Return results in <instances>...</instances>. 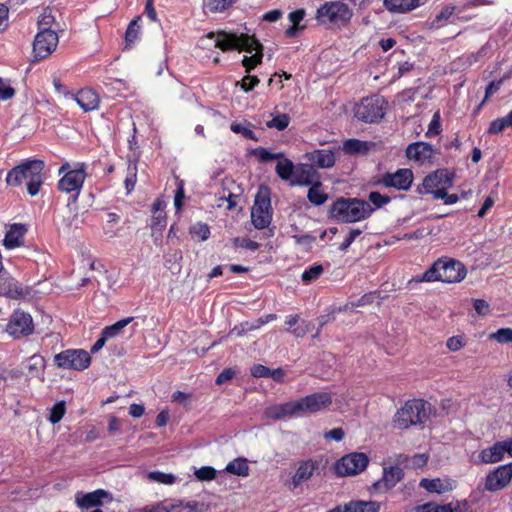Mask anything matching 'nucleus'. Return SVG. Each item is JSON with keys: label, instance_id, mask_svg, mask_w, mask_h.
I'll list each match as a JSON object with an SVG mask.
<instances>
[{"label": "nucleus", "instance_id": "obj_48", "mask_svg": "<svg viewBox=\"0 0 512 512\" xmlns=\"http://www.w3.org/2000/svg\"><path fill=\"white\" fill-rule=\"evenodd\" d=\"M290 118L286 114H279L266 123L269 128H276L279 131L288 127Z\"/></svg>", "mask_w": 512, "mask_h": 512}, {"label": "nucleus", "instance_id": "obj_49", "mask_svg": "<svg viewBox=\"0 0 512 512\" xmlns=\"http://www.w3.org/2000/svg\"><path fill=\"white\" fill-rule=\"evenodd\" d=\"M185 200V190L184 183L182 181L178 182L177 188L174 194V208L176 214L180 213L183 208V203Z\"/></svg>", "mask_w": 512, "mask_h": 512}, {"label": "nucleus", "instance_id": "obj_33", "mask_svg": "<svg viewBox=\"0 0 512 512\" xmlns=\"http://www.w3.org/2000/svg\"><path fill=\"white\" fill-rule=\"evenodd\" d=\"M165 512H202L200 505L195 501L163 502Z\"/></svg>", "mask_w": 512, "mask_h": 512}, {"label": "nucleus", "instance_id": "obj_61", "mask_svg": "<svg viewBox=\"0 0 512 512\" xmlns=\"http://www.w3.org/2000/svg\"><path fill=\"white\" fill-rule=\"evenodd\" d=\"M361 233L362 231L360 229L349 230L345 235L344 241L340 244L339 249L343 251L346 250Z\"/></svg>", "mask_w": 512, "mask_h": 512}, {"label": "nucleus", "instance_id": "obj_58", "mask_svg": "<svg viewBox=\"0 0 512 512\" xmlns=\"http://www.w3.org/2000/svg\"><path fill=\"white\" fill-rule=\"evenodd\" d=\"M233 244L236 248H243L250 251H255L259 247V244L257 242L252 241L248 238H234Z\"/></svg>", "mask_w": 512, "mask_h": 512}, {"label": "nucleus", "instance_id": "obj_54", "mask_svg": "<svg viewBox=\"0 0 512 512\" xmlns=\"http://www.w3.org/2000/svg\"><path fill=\"white\" fill-rule=\"evenodd\" d=\"M506 128H511L508 125L506 117L498 118V119L493 120L490 123L489 128H488V133L496 135V134L501 133Z\"/></svg>", "mask_w": 512, "mask_h": 512}, {"label": "nucleus", "instance_id": "obj_31", "mask_svg": "<svg viewBox=\"0 0 512 512\" xmlns=\"http://www.w3.org/2000/svg\"><path fill=\"white\" fill-rule=\"evenodd\" d=\"M313 169L307 164L297 165L292 177L291 185L307 186L312 183Z\"/></svg>", "mask_w": 512, "mask_h": 512}, {"label": "nucleus", "instance_id": "obj_7", "mask_svg": "<svg viewBox=\"0 0 512 512\" xmlns=\"http://www.w3.org/2000/svg\"><path fill=\"white\" fill-rule=\"evenodd\" d=\"M87 166L83 162H77L71 165L65 162L59 168V175H62L58 182V188L62 192L71 193L76 199L83 187L87 176Z\"/></svg>", "mask_w": 512, "mask_h": 512}, {"label": "nucleus", "instance_id": "obj_23", "mask_svg": "<svg viewBox=\"0 0 512 512\" xmlns=\"http://www.w3.org/2000/svg\"><path fill=\"white\" fill-rule=\"evenodd\" d=\"M403 475V470L398 466L384 468L382 478L373 484V488L386 492L395 487L401 481Z\"/></svg>", "mask_w": 512, "mask_h": 512}, {"label": "nucleus", "instance_id": "obj_3", "mask_svg": "<svg viewBox=\"0 0 512 512\" xmlns=\"http://www.w3.org/2000/svg\"><path fill=\"white\" fill-rule=\"evenodd\" d=\"M44 166L45 164L41 160H25L7 173L6 183L17 187L26 181L28 194L35 196L43 184Z\"/></svg>", "mask_w": 512, "mask_h": 512}, {"label": "nucleus", "instance_id": "obj_34", "mask_svg": "<svg viewBox=\"0 0 512 512\" xmlns=\"http://www.w3.org/2000/svg\"><path fill=\"white\" fill-rule=\"evenodd\" d=\"M342 149L351 155L366 154L370 149V143L358 139H348L343 143Z\"/></svg>", "mask_w": 512, "mask_h": 512}, {"label": "nucleus", "instance_id": "obj_22", "mask_svg": "<svg viewBox=\"0 0 512 512\" xmlns=\"http://www.w3.org/2000/svg\"><path fill=\"white\" fill-rule=\"evenodd\" d=\"M435 150L433 146L426 142H415L406 148V156L409 160H413L419 164L430 162L433 159Z\"/></svg>", "mask_w": 512, "mask_h": 512}, {"label": "nucleus", "instance_id": "obj_63", "mask_svg": "<svg viewBox=\"0 0 512 512\" xmlns=\"http://www.w3.org/2000/svg\"><path fill=\"white\" fill-rule=\"evenodd\" d=\"M448 512H471L470 506L467 501H459L456 503L446 504Z\"/></svg>", "mask_w": 512, "mask_h": 512}, {"label": "nucleus", "instance_id": "obj_46", "mask_svg": "<svg viewBox=\"0 0 512 512\" xmlns=\"http://www.w3.org/2000/svg\"><path fill=\"white\" fill-rule=\"evenodd\" d=\"M195 477L199 481H212L217 476V471L211 466H203L194 471Z\"/></svg>", "mask_w": 512, "mask_h": 512}, {"label": "nucleus", "instance_id": "obj_19", "mask_svg": "<svg viewBox=\"0 0 512 512\" xmlns=\"http://www.w3.org/2000/svg\"><path fill=\"white\" fill-rule=\"evenodd\" d=\"M512 481V475L506 464L491 470L485 477L484 489L488 492H497L505 489Z\"/></svg>", "mask_w": 512, "mask_h": 512}, {"label": "nucleus", "instance_id": "obj_2", "mask_svg": "<svg viewBox=\"0 0 512 512\" xmlns=\"http://www.w3.org/2000/svg\"><path fill=\"white\" fill-rule=\"evenodd\" d=\"M466 275L467 270L461 262L450 258H440L424 273L412 277L407 282V288L413 290L417 284L422 282L459 283L465 279Z\"/></svg>", "mask_w": 512, "mask_h": 512}, {"label": "nucleus", "instance_id": "obj_1", "mask_svg": "<svg viewBox=\"0 0 512 512\" xmlns=\"http://www.w3.org/2000/svg\"><path fill=\"white\" fill-rule=\"evenodd\" d=\"M206 37L208 39H214V46L222 51L235 49L245 51L250 54V56H244L242 60V65L245 67L247 73H250L262 62V45L253 36L244 33L237 34L221 30L217 32H210Z\"/></svg>", "mask_w": 512, "mask_h": 512}, {"label": "nucleus", "instance_id": "obj_50", "mask_svg": "<svg viewBox=\"0 0 512 512\" xmlns=\"http://www.w3.org/2000/svg\"><path fill=\"white\" fill-rule=\"evenodd\" d=\"M140 18H136L130 22L125 33V40L127 43H133L137 40L140 33V25L138 24Z\"/></svg>", "mask_w": 512, "mask_h": 512}, {"label": "nucleus", "instance_id": "obj_35", "mask_svg": "<svg viewBox=\"0 0 512 512\" xmlns=\"http://www.w3.org/2000/svg\"><path fill=\"white\" fill-rule=\"evenodd\" d=\"M295 168L296 166L293 164L291 160L282 157L281 159H279L275 170L277 175L282 180H289L291 182Z\"/></svg>", "mask_w": 512, "mask_h": 512}, {"label": "nucleus", "instance_id": "obj_60", "mask_svg": "<svg viewBox=\"0 0 512 512\" xmlns=\"http://www.w3.org/2000/svg\"><path fill=\"white\" fill-rule=\"evenodd\" d=\"M230 128L234 133L242 134L248 139H254V132L242 123L234 122L231 124Z\"/></svg>", "mask_w": 512, "mask_h": 512}, {"label": "nucleus", "instance_id": "obj_37", "mask_svg": "<svg viewBox=\"0 0 512 512\" xmlns=\"http://www.w3.org/2000/svg\"><path fill=\"white\" fill-rule=\"evenodd\" d=\"M219 204L218 207H224L227 210H235L240 202H241V196L240 194L229 192L226 194L225 191H223V195L219 198Z\"/></svg>", "mask_w": 512, "mask_h": 512}, {"label": "nucleus", "instance_id": "obj_59", "mask_svg": "<svg viewBox=\"0 0 512 512\" xmlns=\"http://www.w3.org/2000/svg\"><path fill=\"white\" fill-rule=\"evenodd\" d=\"M165 207H166V203L162 197L157 198L152 205L153 216L157 219L158 222H160L164 219V217L162 216V213H163Z\"/></svg>", "mask_w": 512, "mask_h": 512}, {"label": "nucleus", "instance_id": "obj_29", "mask_svg": "<svg viewBox=\"0 0 512 512\" xmlns=\"http://www.w3.org/2000/svg\"><path fill=\"white\" fill-rule=\"evenodd\" d=\"M26 369L28 375L33 378H38L44 381V371L46 368V361L43 356L34 354L26 360Z\"/></svg>", "mask_w": 512, "mask_h": 512}, {"label": "nucleus", "instance_id": "obj_4", "mask_svg": "<svg viewBox=\"0 0 512 512\" xmlns=\"http://www.w3.org/2000/svg\"><path fill=\"white\" fill-rule=\"evenodd\" d=\"M430 404L421 399H412L399 408L392 420L393 429L405 430L423 424L429 417Z\"/></svg>", "mask_w": 512, "mask_h": 512}, {"label": "nucleus", "instance_id": "obj_44", "mask_svg": "<svg viewBox=\"0 0 512 512\" xmlns=\"http://www.w3.org/2000/svg\"><path fill=\"white\" fill-rule=\"evenodd\" d=\"M323 270L324 269L322 265H313L302 273L301 279L304 283L309 284L312 281L318 279L323 273Z\"/></svg>", "mask_w": 512, "mask_h": 512}, {"label": "nucleus", "instance_id": "obj_13", "mask_svg": "<svg viewBox=\"0 0 512 512\" xmlns=\"http://www.w3.org/2000/svg\"><path fill=\"white\" fill-rule=\"evenodd\" d=\"M251 219L252 224H271L272 208L268 188L261 187L258 190L251 210Z\"/></svg>", "mask_w": 512, "mask_h": 512}, {"label": "nucleus", "instance_id": "obj_62", "mask_svg": "<svg viewBox=\"0 0 512 512\" xmlns=\"http://www.w3.org/2000/svg\"><path fill=\"white\" fill-rule=\"evenodd\" d=\"M428 462V455L423 454H415L409 459V465L412 468L420 469L424 467Z\"/></svg>", "mask_w": 512, "mask_h": 512}, {"label": "nucleus", "instance_id": "obj_8", "mask_svg": "<svg viewBox=\"0 0 512 512\" xmlns=\"http://www.w3.org/2000/svg\"><path fill=\"white\" fill-rule=\"evenodd\" d=\"M386 108L387 102L382 96L372 95L355 103L353 113L359 121L376 123L384 117Z\"/></svg>", "mask_w": 512, "mask_h": 512}, {"label": "nucleus", "instance_id": "obj_9", "mask_svg": "<svg viewBox=\"0 0 512 512\" xmlns=\"http://www.w3.org/2000/svg\"><path fill=\"white\" fill-rule=\"evenodd\" d=\"M320 463V460L314 458L297 461L294 472L284 485L292 492L302 489L308 481L319 474Z\"/></svg>", "mask_w": 512, "mask_h": 512}, {"label": "nucleus", "instance_id": "obj_5", "mask_svg": "<svg viewBox=\"0 0 512 512\" xmlns=\"http://www.w3.org/2000/svg\"><path fill=\"white\" fill-rule=\"evenodd\" d=\"M374 209L369 202L359 199L340 198L331 207V217L337 221L355 223L367 219Z\"/></svg>", "mask_w": 512, "mask_h": 512}, {"label": "nucleus", "instance_id": "obj_43", "mask_svg": "<svg viewBox=\"0 0 512 512\" xmlns=\"http://www.w3.org/2000/svg\"><path fill=\"white\" fill-rule=\"evenodd\" d=\"M235 2L236 0H204V6L211 12H221Z\"/></svg>", "mask_w": 512, "mask_h": 512}, {"label": "nucleus", "instance_id": "obj_57", "mask_svg": "<svg viewBox=\"0 0 512 512\" xmlns=\"http://www.w3.org/2000/svg\"><path fill=\"white\" fill-rule=\"evenodd\" d=\"M369 202H371L375 208H381L390 202V198L379 192L372 191L368 196Z\"/></svg>", "mask_w": 512, "mask_h": 512}, {"label": "nucleus", "instance_id": "obj_27", "mask_svg": "<svg viewBox=\"0 0 512 512\" xmlns=\"http://www.w3.org/2000/svg\"><path fill=\"white\" fill-rule=\"evenodd\" d=\"M26 232V226H10L3 239V246L9 250L23 246Z\"/></svg>", "mask_w": 512, "mask_h": 512}, {"label": "nucleus", "instance_id": "obj_10", "mask_svg": "<svg viewBox=\"0 0 512 512\" xmlns=\"http://www.w3.org/2000/svg\"><path fill=\"white\" fill-rule=\"evenodd\" d=\"M54 362L60 369L83 371L89 367L91 357L83 349H67L56 354Z\"/></svg>", "mask_w": 512, "mask_h": 512}, {"label": "nucleus", "instance_id": "obj_26", "mask_svg": "<svg viewBox=\"0 0 512 512\" xmlns=\"http://www.w3.org/2000/svg\"><path fill=\"white\" fill-rule=\"evenodd\" d=\"M73 100L85 111H93L99 107L100 97L91 88L81 89L77 94L72 97Z\"/></svg>", "mask_w": 512, "mask_h": 512}, {"label": "nucleus", "instance_id": "obj_14", "mask_svg": "<svg viewBox=\"0 0 512 512\" xmlns=\"http://www.w3.org/2000/svg\"><path fill=\"white\" fill-rule=\"evenodd\" d=\"M369 459L365 453L354 452L343 456L335 464V472L339 476L356 475L364 471Z\"/></svg>", "mask_w": 512, "mask_h": 512}, {"label": "nucleus", "instance_id": "obj_32", "mask_svg": "<svg viewBox=\"0 0 512 512\" xmlns=\"http://www.w3.org/2000/svg\"><path fill=\"white\" fill-rule=\"evenodd\" d=\"M387 10L393 13H405L418 7L419 0H383Z\"/></svg>", "mask_w": 512, "mask_h": 512}, {"label": "nucleus", "instance_id": "obj_24", "mask_svg": "<svg viewBox=\"0 0 512 512\" xmlns=\"http://www.w3.org/2000/svg\"><path fill=\"white\" fill-rule=\"evenodd\" d=\"M265 415L274 420L283 419L286 417L298 416V404L297 400L289 401L282 404H276L268 407L265 410Z\"/></svg>", "mask_w": 512, "mask_h": 512}, {"label": "nucleus", "instance_id": "obj_42", "mask_svg": "<svg viewBox=\"0 0 512 512\" xmlns=\"http://www.w3.org/2000/svg\"><path fill=\"white\" fill-rule=\"evenodd\" d=\"M499 344H512V328H500L489 336Z\"/></svg>", "mask_w": 512, "mask_h": 512}, {"label": "nucleus", "instance_id": "obj_20", "mask_svg": "<svg viewBox=\"0 0 512 512\" xmlns=\"http://www.w3.org/2000/svg\"><path fill=\"white\" fill-rule=\"evenodd\" d=\"M339 147L316 149L305 154V158L311 163L312 166L325 169L334 166L339 153Z\"/></svg>", "mask_w": 512, "mask_h": 512}, {"label": "nucleus", "instance_id": "obj_40", "mask_svg": "<svg viewBox=\"0 0 512 512\" xmlns=\"http://www.w3.org/2000/svg\"><path fill=\"white\" fill-rule=\"evenodd\" d=\"M353 512H379L380 504L376 501H352Z\"/></svg>", "mask_w": 512, "mask_h": 512}, {"label": "nucleus", "instance_id": "obj_15", "mask_svg": "<svg viewBox=\"0 0 512 512\" xmlns=\"http://www.w3.org/2000/svg\"><path fill=\"white\" fill-rule=\"evenodd\" d=\"M414 175L411 169L401 168L393 173H385L378 180V184L386 188H395L407 191L412 186Z\"/></svg>", "mask_w": 512, "mask_h": 512}, {"label": "nucleus", "instance_id": "obj_36", "mask_svg": "<svg viewBox=\"0 0 512 512\" xmlns=\"http://www.w3.org/2000/svg\"><path fill=\"white\" fill-rule=\"evenodd\" d=\"M133 320H134L133 317H127V318H123V319L117 321L113 325L106 326L102 330V333L104 334V338H107L109 340L114 337H117L118 335H120L122 333L123 329L128 324H130Z\"/></svg>", "mask_w": 512, "mask_h": 512}, {"label": "nucleus", "instance_id": "obj_18", "mask_svg": "<svg viewBox=\"0 0 512 512\" xmlns=\"http://www.w3.org/2000/svg\"><path fill=\"white\" fill-rule=\"evenodd\" d=\"M332 402L331 395L319 392L297 399L299 414L314 413L328 407Z\"/></svg>", "mask_w": 512, "mask_h": 512}, {"label": "nucleus", "instance_id": "obj_64", "mask_svg": "<svg viewBox=\"0 0 512 512\" xmlns=\"http://www.w3.org/2000/svg\"><path fill=\"white\" fill-rule=\"evenodd\" d=\"M417 512H448V508L445 505H436V504H425L417 508Z\"/></svg>", "mask_w": 512, "mask_h": 512}, {"label": "nucleus", "instance_id": "obj_51", "mask_svg": "<svg viewBox=\"0 0 512 512\" xmlns=\"http://www.w3.org/2000/svg\"><path fill=\"white\" fill-rule=\"evenodd\" d=\"M454 12L453 6H445L441 9V11L436 15L433 26L441 27L444 23L452 16Z\"/></svg>", "mask_w": 512, "mask_h": 512}, {"label": "nucleus", "instance_id": "obj_21", "mask_svg": "<svg viewBox=\"0 0 512 512\" xmlns=\"http://www.w3.org/2000/svg\"><path fill=\"white\" fill-rule=\"evenodd\" d=\"M419 486L428 493L445 494L453 491L457 486V481L448 477L423 478L419 482Z\"/></svg>", "mask_w": 512, "mask_h": 512}, {"label": "nucleus", "instance_id": "obj_28", "mask_svg": "<svg viewBox=\"0 0 512 512\" xmlns=\"http://www.w3.org/2000/svg\"><path fill=\"white\" fill-rule=\"evenodd\" d=\"M478 457L483 464H494L502 461L505 453L501 442L497 441L492 446L481 450Z\"/></svg>", "mask_w": 512, "mask_h": 512}, {"label": "nucleus", "instance_id": "obj_45", "mask_svg": "<svg viewBox=\"0 0 512 512\" xmlns=\"http://www.w3.org/2000/svg\"><path fill=\"white\" fill-rule=\"evenodd\" d=\"M253 154L257 157L260 162L267 163L272 160L281 159L283 157L282 153H273L265 148H257L254 150Z\"/></svg>", "mask_w": 512, "mask_h": 512}, {"label": "nucleus", "instance_id": "obj_16", "mask_svg": "<svg viewBox=\"0 0 512 512\" xmlns=\"http://www.w3.org/2000/svg\"><path fill=\"white\" fill-rule=\"evenodd\" d=\"M34 330L33 320L30 314L16 310L11 315L6 331L13 338H21L30 335Z\"/></svg>", "mask_w": 512, "mask_h": 512}, {"label": "nucleus", "instance_id": "obj_12", "mask_svg": "<svg viewBox=\"0 0 512 512\" xmlns=\"http://www.w3.org/2000/svg\"><path fill=\"white\" fill-rule=\"evenodd\" d=\"M59 38L51 28L43 27L35 36L33 42V56L35 60L49 57L57 48Z\"/></svg>", "mask_w": 512, "mask_h": 512}, {"label": "nucleus", "instance_id": "obj_52", "mask_svg": "<svg viewBox=\"0 0 512 512\" xmlns=\"http://www.w3.org/2000/svg\"><path fill=\"white\" fill-rule=\"evenodd\" d=\"M440 132H441V117H440V113L437 111L433 114L432 119L429 123L428 129L426 132V137H432V136L438 135V134H440Z\"/></svg>", "mask_w": 512, "mask_h": 512}, {"label": "nucleus", "instance_id": "obj_6", "mask_svg": "<svg viewBox=\"0 0 512 512\" xmlns=\"http://www.w3.org/2000/svg\"><path fill=\"white\" fill-rule=\"evenodd\" d=\"M352 16L351 7L343 1L325 2L316 12V19L319 23L336 28L346 26Z\"/></svg>", "mask_w": 512, "mask_h": 512}, {"label": "nucleus", "instance_id": "obj_39", "mask_svg": "<svg viewBox=\"0 0 512 512\" xmlns=\"http://www.w3.org/2000/svg\"><path fill=\"white\" fill-rule=\"evenodd\" d=\"M148 479L164 485H172L176 482V476L172 473H164L161 471H153L148 473Z\"/></svg>", "mask_w": 512, "mask_h": 512}, {"label": "nucleus", "instance_id": "obj_55", "mask_svg": "<svg viewBox=\"0 0 512 512\" xmlns=\"http://www.w3.org/2000/svg\"><path fill=\"white\" fill-rule=\"evenodd\" d=\"M127 176L125 178V187L128 192H131L137 182V168L136 165H129L127 169Z\"/></svg>", "mask_w": 512, "mask_h": 512}, {"label": "nucleus", "instance_id": "obj_56", "mask_svg": "<svg viewBox=\"0 0 512 512\" xmlns=\"http://www.w3.org/2000/svg\"><path fill=\"white\" fill-rule=\"evenodd\" d=\"M259 84L257 76H245L241 81L237 82L236 85L240 86L244 92H250Z\"/></svg>", "mask_w": 512, "mask_h": 512}, {"label": "nucleus", "instance_id": "obj_17", "mask_svg": "<svg viewBox=\"0 0 512 512\" xmlns=\"http://www.w3.org/2000/svg\"><path fill=\"white\" fill-rule=\"evenodd\" d=\"M32 290L30 287L23 285L12 275L4 273L0 278V296L10 299H26L30 297Z\"/></svg>", "mask_w": 512, "mask_h": 512}, {"label": "nucleus", "instance_id": "obj_47", "mask_svg": "<svg viewBox=\"0 0 512 512\" xmlns=\"http://www.w3.org/2000/svg\"><path fill=\"white\" fill-rule=\"evenodd\" d=\"M189 233L194 241L201 242L205 241L210 236L208 226H191Z\"/></svg>", "mask_w": 512, "mask_h": 512}, {"label": "nucleus", "instance_id": "obj_25", "mask_svg": "<svg viewBox=\"0 0 512 512\" xmlns=\"http://www.w3.org/2000/svg\"><path fill=\"white\" fill-rule=\"evenodd\" d=\"M108 498V492L103 489H98L90 493H77L75 501L81 509L98 508L103 504V500Z\"/></svg>", "mask_w": 512, "mask_h": 512}, {"label": "nucleus", "instance_id": "obj_30", "mask_svg": "<svg viewBox=\"0 0 512 512\" xmlns=\"http://www.w3.org/2000/svg\"><path fill=\"white\" fill-rule=\"evenodd\" d=\"M224 472L238 477H247L250 474L248 460L244 457L235 458L226 465L223 471H220L219 473L221 474Z\"/></svg>", "mask_w": 512, "mask_h": 512}, {"label": "nucleus", "instance_id": "obj_38", "mask_svg": "<svg viewBox=\"0 0 512 512\" xmlns=\"http://www.w3.org/2000/svg\"><path fill=\"white\" fill-rule=\"evenodd\" d=\"M307 196L309 201L315 205L323 204L328 198L327 194L322 189V184L319 182L310 187Z\"/></svg>", "mask_w": 512, "mask_h": 512}, {"label": "nucleus", "instance_id": "obj_41", "mask_svg": "<svg viewBox=\"0 0 512 512\" xmlns=\"http://www.w3.org/2000/svg\"><path fill=\"white\" fill-rule=\"evenodd\" d=\"M66 413V405L64 401H58L53 405V407L50 409L49 413V421L52 424L59 423L62 418L64 417Z\"/></svg>", "mask_w": 512, "mask_h": 512}, {"label": "nucleus", "instance_id": "obj_53", "mask_svg": "<svg viewBox=\"0 0 512 512\" xmlns=\"http://www.w3.org/2000/svg\"><path fill=\"white\" fill-rule=\"evenodd\" d=\"M466 345V340L461 335H455L447 339L446 347L452 352L461 350Z\"/></svg>", "mask_w": 512, "mask_h": 512}, {"label": "nucleus", "instance_id": "obj_11", "mask_svg": "<svg viewBox=\"0 0 512 512\" xmlns=\"http://www.w3.org/2000/svg\"><path fill=\"white\" fill-rule=\"evenodd\" d=\"M452 185L453 175L446 169H438L424 178L419 193L432 194L436 199V195L449 189Z\"/></svg>", "mask_w": 512, "mask_h": 512}]
</instances>
